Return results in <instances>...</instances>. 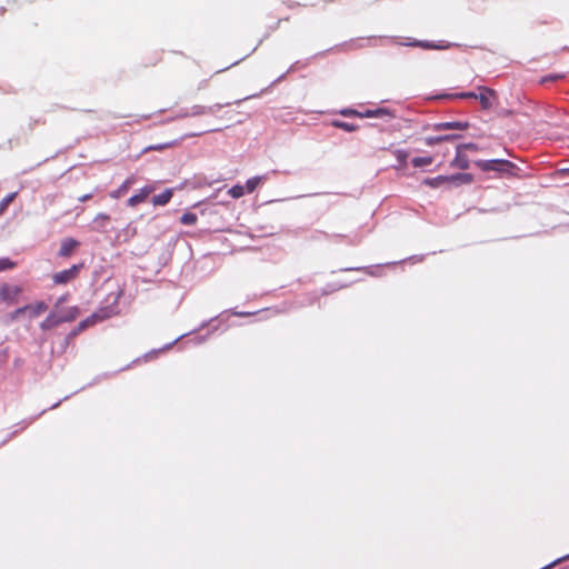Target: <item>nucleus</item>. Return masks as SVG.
<instances>
[{
	"label": "nucleus",
	"instance_id": "nucleus-1",
	"mask_svg": "<svg viewBox=\"0 0 569 569\" xmlns=\"http://www.w3.org/2000/svg\"><path fill=\"white\" fill-rule=\"evenodd\" d=\"M476 166L482 171H497L500 173L513 174V170L517 166L509 160H478Z\"/></svg>",
	"mask_w": 569,
	"mask_h": 569
},
{
	"label": "nucleus",
	"instance_id": "nucleus-2",
	"mask_svg": "<svg viewBox=\"0 0 569 569\" xmlns=\"http://www.w3.org/2000/svg\"><path fill=\"white\" fill-rule=\"evenodd\" d=\"M222 107H223V104H219V103L210 106V107L194 104L187 112L179 113L177 116V118L199 117V116H203V114H207V113L213 114L217 111H219Z\"/></svg>",
	"mask_w": 569,
	"mask_h": 569
},
{
	"label": "nucleus",
	"instance_id": "nucleus-3",
	"mask_svg": "<svg viewBox=\"0 0 569 569\" xmlns=\"http://www.w3.org/2000/svg\"><path fill=\"white\" fill-rule=\"evenodd\" d=\"M81 268H82V264H73L71 268H69L67 270H62L60 272L54 273L53 274L54 283H57V284L68 283L69 281L73 280L78 276Z\"/></svg>",
	"mask_w": 569,
	"mask_h": 569
},
{
	"label": "nucleus",
	"instance_id": "nucleus-4",
	"mask_svg": "<svg viewBox=\"0 0 569 569\" xmlns=\"http://www.w3.org/2000/svg\"><path fill=\"white\" fill-rule=\"evenodd\" d=\"M19 293H20V288L17 286L3 284L0 288V298H1V300L6 301V302L16 301Z\"/></svg>",
	"mask_w": 569,
	"mask_h": 569
},
{
	"label": "nucleus",
	"instance_id": "nucleus-5",
	"mask_svg": "<svg viewBox=\"0 0 569 569\" xmlns=\"http://www.w3.org/2000/svg\"><path fill=\"white\" fill-rule=\"evenodd\" d=\"M153 191V187L146 186L137 194H133L128 199L129 207H136L137 204L143 202L147 197Z\"/></svg>",
	"mask_w": 569,
	"mask_h": 569
},
{
	"label": "nucleus",
	"instance_id": "nucleus-6",
	"mask_svg": "<svg viewBox=\"0 0 569 569\" xmlns=\"http://www.w3.org/2000/svg\"><path fill=\"white\" fill-rule=\"evenodd\" d=\"M395 118L391 110L387 108L368 109L361 112V118Z\"/></svg>",
	"mask_w": 569,
	"mask_h": 569
},
{
	"label": "nucleus",
	"instance_id": "nucleus-7",
	"mask_svg": "<svg viewBox=\"0 0 569 569\" xmlns=\"http://www.w3.org/2000/svg\"><path fill=\"white\" fill-rule=\"evenodd\" d=\"M469 127L468 122L462 121H450L440 122L435 124L436 130H466Z\"/></svg>",
	"mask_w": 569,
	"mask_h": 569
},
{
	"label": "nucleus",
	"instance_id": "nucleus-8",
	"mask_svg": "<svg viewBox=\"0 0 569 569\" xmlns=\"http://www.w3.org/2000/svg\"><path fill=\"white\" fill-rule=\"evenodd\" d=\"M448 183L460 186V184H469L472 182L473 177L470 173H456L451 176H447Z\"/></svg>",
	"mask_w": 569,
	"mask_h": 569
},
{
	"label": "nucleus",
	"instance_id": "nucleus-9",
	"mask_svg": "<svg viewBox=\"0 0 569 569\" xmlns=\"http://www.w3.org/2000/svg\"><path fill=\"white\" fill-rule=\"evenodd\" d=\"M79 246V242L72 238L64 239L61 242L60 249H59V256L60 257H69L72 251Z\"/></svg>",
	"mask_w": 569,
	"mask_h": 569
},
{
	"label": "nucleus",
	"instance_id": "nucleus-10",
	"mask_svg": "<svg viewBox=\"0 0 569 569\" xmlns=\"http://www.w3.org/2000/svg\"><path fill=\"white\" fill-rule=\"evenodd\" d=\"M79 310L77 307H70L68 309L61 310L58 312V318L60 323L62 322H71L78 317Z\"/></svg>",
	"mask_w": 569,
	"mask_h": 569
},
{
	"label": "nucleus",
	"instance_id": "nucleus-11",
	"mask_svg": "<svg viewBox=\"0 0 569 569\" xmlns=\"http://www.w3.org/2000/svg\"><path fill=\"white\" fill-rule=\"evenodd\" d=\"M480 90L483 91V92L478 94L477 99L479 100L481 107L483 109L491 108L490 96H493L495 91L492 89H489V88H486V87H481Z\"/></svg>",
	"mask_w": 569,
	"mask_h": 569
},
{
	"label": "nucleus",
	"instance_id": "nucleus-12",
	"mask_svg": "<svg viewBox=\"0 0 569 569\" xmlns=\"http://www.w3.org/2000/svg\"><path fill=\"white\" fill-rule=\"evenodd\" d=\"M60 325L58 312L53 310L40 325L42 330H50Z\"/></svg>",
	"mask_w": 569,
	"mask_h": 569
},
{
	"label": "nucleus",
	"instance_id": "nucleus-13",
	"mask_svg": "<svg viewBox=\"0 0 569 569\" xmlns=\"http://www.w3.org/2000/svg\"><path fill=\"white\" fill-rule=\"evenodd\" d=\"M173 191L172 189H166L162 193L157 194L152 198V203L154 206H164L172 198Z\"/></svg>",
	"mask_w": 569,
	"mask_h": 569
},
{
	"label": "nucleus",
	"instance_id": "nucleus-14",
	"mask_svg": "<svg viewBox=\"0 0 569 569\" xmlns=\"http://www.w3.org/2000/svg\"><path fill=\"white\" fill-rule=\"evenodd\" d=\"M109 220L110 217L108 214L99 213L93 220V229L99 232H104Z\"/></svg>",
	"mask_w": 569,
	"mask_h": 569
},
{
	"label": "nucleus",
	"instance_id": "nucleus-15",
	"mask_svg": "<svg viewBox=\"0 0 569 569\" xmlns=\"http://www.w3.org/2000/svg\"><path fill=\"white\" fill-rule=\"evenodd\" d=\"M268 179L267 174L264 176H256L253 178H250L246 182V191L248 193L253 192L259 184H261L263 181Z\"/></svg>",
	"mask_w": 569,
	"mask_h": 569
},
{
	"label": "nucleus",
	"instance_id": "nucleus-16",
	"mask_svg": "<svg viewBox=\"0 0 569 569\" xmlns=\"http://www.w3.org/2000/svg\"><path fill=\"white\" fill-rule=\"evenodd\" d=\"M452 166L466 170L469 168V160L466 154H462L461 151L457 150L456 158L451 162Z\"/></svg>",
	"mask_w": 569,
	"mask_h": 569
},
{
	"label": "nucleus",
	"instance_id": "nucleus-17",
	"mask_svg": "<svg viewBox=\"0 0 569 569\" xmlns=\"http://www.w3.org/2000/svg\"><path fill=\"white\" fill-rule=\"evenodd\" d=\"M30 309H28V313L30 318H36L40 316L48 309V306L44 302H38L37 305H27Z\"/></svg>",
	"mask_w": 569,
	"mask_h": 569
},
{
	"label": "nucleus",
	"instance_id": "nucleus-18",
	"mask_svg": "<svg viewBox=\"0 0 569 569\" xmlns=\"http://www.w3.org/2000/svg\"><path fill=\"white\" fill-rule=\"evenodd\" d=\"M98 320V316L97 315H92L90 316L89 318L84 319L83 321H81L78 327L72 331V336H76L78 335L79 332H81L82 330H84L86 328H88L89 326H92L93 323H96V321Z\"/></svg>",
	"mask_w": 569,
	"mask_h": 569
},
{
	"label": "nucleus",
	"instance_id": "nucleus-19",
	"mask_svg": "<svg viewBox=\"0 0 569 569\" xmlns=\"http://www.w3.org/2000/svg\"><path fill=\"white\" fill-rule=\"evenodd\" d=\"M423 183L431 188H439L445 183H448L447 176H438L435 178H426Z\"/></svg>",
	"mask_w": 569,
	"mask_h": 569
},
{
	"label": "nucleus",
	"instance_id": "nucleus-20",
	"mask_svg": "<svg viewBox=\"0 0 569 569\" xmlns=\"http://www.w3.org/2000/svg\"><path fill=\"white\" fill-rule=\"evenodd\" d=\"M412 164L416 168L430 166L433 162L432 157H416L412 159Z\"/></svg>",
	"mask_w": 569,
	"mask_h": 569
},
{
	"label": "nucleus",
	"instance_id": "nucleus-21",
	"mask_svg": "<svg viewBox=\"0 0 569 569\" xmlns=\"http://www.w3.org/2000/svg\"><path fill=\"white\" fill-rule=\"evenodd\" d=\"M197 220H198V217L193 212H186L180 218V222L186 226H193V224H196Z\"/></svg>",
	"mask_w": 569,
	"mask_h": 569
},
{
	"label": "nucleus",
	"instance_id": "nucleus-22",
	"mask_svg": "<svg viewBox=\"0 0 569 569\" xmlns=\"http://www.w3.org/2000/svg\"><path fill=\"white\" fill-rule=\"evenodd\" d=\"M228 193L233 198V199H239L241 198L244 193H246V188L241 184H236L233 187H231L228 191Z\"/></svg>",
	"mask_w": 569,
	"mask_h": 569
},
{
	"label": "nucleus",
	"instance_id": "nucleus-23",
	"mask_svg": "<svg viewBox=\"0 0 569 569\" xmlns=\"http://www.w3.org/2000/svg\"><path fill=\"white\" fill-rule=\"evenodd\" d=\"M410 46H418L423 49H435V50L446 48L445 46L435 44L433 42H428V41H416V42L410 43Z\"/></svg>",
	"mask_w": 569,
	"mask_h": 569
},
{
	"label": "nucleus",
	"instance_id": "nucleus-24",
	"mask_svg": "<svg viewBox=\"0 0 569 569\" xmlns=\"http://www.w3.org/2000/svg\"><path fill=\"white\" fill-rule=\"evenodd\" d=\"M28 309H30V308L27 306L18 308L17 310H14L10 315H8L9 320L11 322L17 321L21 316H23L24 313H28Z\"/></svg>",
	"mask_w": 569,
	"mask_h": 569
},
{
	"label": "nucleus",
	"instance_id": "nucleus-25",
	"mask_svg": "<svg viewBox=\"0 0 569 569\" xmlns=\"http://www.w3.org/2000/svg\"><path fill=\"white\" fill-rule=\"evenodd\" d=\"M333 124H335V127L340 128V129H342L345 131H348V132H352V131H356L358 129L357 124L349 123V122H343V121H335Z\"/></svg>",
	"mask_w": 569,
	"mask_h": 569
},
{
	"label": "nucleus",
	"instance_id": "nucleus-26",
	"mask_svg": "<svg viewBox=\"0 0 569 569\" xmlns=\"http://www.w3.org/2000/svg\"><path fill=\"white\" fill-rule=\"evenodd\" d=\"M16 192L6 196L0 202V216L4 212L8 206L13 201Z\"/></svg>",
	"mask_w": 569,
	"mask_h": 569
},
{
	"label": "nucleus",
	"instance_id": "nucleus-27",
	"mask_svg": "<svg viewBox=\"0 0 569 569\" xmlns=\"http://www.w3.org/2000/svg\"><path fill=\"white\" fill-rule=\"evenodd\" d=\"M395 156L399 161L400 167H405L407 163L408 152L405 150H396Z\"/></svg>",
	"mask_w": 569,
	"mask_h": 569
},
{
	"label": "nucleus",
	"instance_id": "nucleus-28",
	"mask_svg": "<svg viewBox=\"0 0 569 569\" xmlns=\"http://www.w3.org/2000/svg\"><path fill=\"white\" fill-rule=\"evenodd\" d=\"M13 266H14V263L10 259H8V258L0 259V272L10 269Z\"/></svg>",
	"mask_w": 569,
	"mask_h": 569
},
{
	"label": "nucleus",
	"instance_id": "nucleus-29",
	"mask_svg": "<svg viewBox=\"0 0 569 569\" xmlns=\"http://www.w3.org/2000/svg\"><path fill=\"white\" fill-rule=\"evenodd\" d=\"M458 151H462V150H470V151H478L479 150V147L475 143H463V144H459L457 147Z\"/></svg>",
	"mask_w": 569,
	"mask_h": 569
},
{
	"label": "nucleus",
	"instance_id": "nucleus-30",
	"mask_svg": "<svg viewBox=\"0 0 569 569\" xmlns=\"http://www.w3.org/2000/svg\"><path fill=\"white\" fill-rule=\"evenodd\" d=\"M442 141H443V138H440V136L426 138V143L428 146L438 144V143L442 142Z\"/></svg>",
	"mask_w": 569,
	"mask_h": 569
},
{
	"label": "nucleus",
	"instance_id": "nucleus-31",
	"mask_svg": "<svg viewBox=\"0 0 569 569\" xmlns=\"http://www.w3.org/2000/svg\"><path fill=\"white\" fill-rule=\"evenodd\" d=\"M136 182L134 177H129L121 186L120 191H127L130 186H132Z\"/></svg>",
	"mask_w": 569,
	"mask_h": 569
},
{
	"label": "nucleus",
	"instance_id": "nucleus-32",
	"mask_svg": "<svg viewBox=\"0 0 569 569\" xmlns=\"http://www.w3.org/2000/svg\"><path fill=\"white\" fill-rule=\"evenodd\" d=\"M341 114L346 117L355 116L361 118V112L353 109H345L341 111Z\"/></svg>",
	"mask_w": 569,
	"mask_h": 569
},
{
	"label": "nucleus",
	"instance_id": "nucleus-33",
	"mask_svg": "<svg viewBox=\"0 0 569 569\" xmlns=\"http://www.w3.org/2000/svg\"><path fill=\"white\" fill-rule=\"evenodd\" d=\"M457 97L461 99H476L478 98V94L475 92H462L457 94Z\"/></svg>",
	"mask_w": 569,
	"mask_h": 569
},
{
	"label": "nucleus",
	"instance_id": "nucleus-34",
	"mask_svg": "<svg viewBox=\"0 0 569 569\" xmlns=\"http://www.w3.org/2000/svg\"><path fill=\"white\" fill-rule=\"evenodd\" d=\"M560 78H561V76H559V74H550V76L543 77L541 79V82L543 83V82H547V81H556V80H558Z\"/></svg>",
	"mask_w": 569,
	"mask_h": 569
},
{
	"label": "nucleus",
	"instance_id": "nucleus-35",
	"mask_svg": "<svg viewBox=\"0 0 569 569\" xmlns=\"http://www.w3.org/2000/svg\"><path fill=\"white\" fill-rule=\"evenodd\" d=\"M440 138H443V141H449V140L459 138V136L458 134H446V136H440Z\"/></svg>",
	"mask_w": 569,
	"mask_h": 569
},
{
	"label": "nucleus",
	"instance_id": "nucleus-36",
	"mask_svg": "<svg viewBox=\"0 0 569 569\" xmlns=\"http://www.w3.org/2000/svg\"><path fill=\"white\" fill-rule=\"evenodd\" d=\"M567 559H569V555L563 556L562 558L557 559V560H556V561H553L551 565H549L547 568H550V567H552V566H555V565H557V563H559V562H561V561H563V560H567Z\"/></svg>",
	"mask_w": 569,
	"mask_h": 569
},
{
	"label": "nucleus",
	"instance_id": "nucleus-37",
	"mask_svg": "<svg viewBox=\"0 0 569 569\" xmlns=\"http://www.w3.org/2000/svg\"><path fill=\"white\" fill-rule=\"evenodd\" d=\"M66 301V297H60L54 306V310L57 311V308Z\"/></svg>",
	"mask_w": 569,
	"mask_h": 569
},
{
	"label": "nucleus",
	"instance_id": "nucleus-38",
	"mask_svg": "<svg viewBox=\"0 0 569 569\" xmlns=\"http://www.w3.org/2000/svg\"><path fill=\"white\" fill-rule=\"evenodd\" d=\"M163 146L149 147L147 150H161Z\"/></svg>",
	"mask_w": 569,
	"mask_h": 569
},
{
	"label": "nucleus",
	"instance_id": "nucleus-39",
	"mask_svg": "<svg viewBox=\"0 0 569 569\" xmlns=\"http://www.w3.org/2000/svg\"><path fill=\"white\" fill-rule=\"evenodd\" d=\"M91 198V194H84L80 198V201H87L88 199Z\"/></svg>",
	"mask_w": 569,
	"mask_h": 569
},
{
	"label": "nucleus",
	"instance_id": "nucleus-40",
	"mask_svg": "<svg viewBox=\"0 0 569 569\" xmlns=\"http://www.w3.org/2000/svg\"><path fill=\"white\" fill-rule=\"evenodd\" d=\"M253 97H256V96L253 94V96L246 97L244 100L253 98ZM241 101H243V99L237 100L236 103L239 104Z\"/></svg>",
	"mask_w": 569,
	"mask_h": 569
}]
</instances>
